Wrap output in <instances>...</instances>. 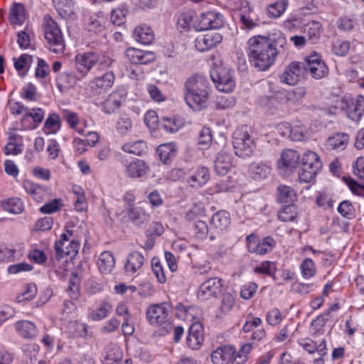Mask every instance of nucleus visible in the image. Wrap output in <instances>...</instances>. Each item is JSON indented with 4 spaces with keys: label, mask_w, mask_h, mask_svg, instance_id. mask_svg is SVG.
Listing matches in <instances>:
<instances>
[{
    "label": "nucleus",
    "mask_w": 364,
    "mask_h": 364,
    "mask_svg": "<svg viewBox=\"0 0 364 364\" xmlns=\"http://www.w3.org/2000/svg\"><path fill=\"white\" fill-rule=\"evenodd\" d=\"M285 38L281 36L274 41L264 36H255L247 41V55L250 63L259 70H266L274 63L279 53L278 47L282 48Z\"/></svg>",
    "instance_id": "f257e3e1"
},
{
    "label": "nucleus",
    "mask_w": 364,
    "mask_h": 364,
    "mask_svg": "<svg viewBox=\"0 0 364 364\" xmlns=\"http://www.w3.org/2000/svg\"><path fill=\"white\" fill-rule=\"evenodd\" d=\"M210 90L208 78L203 75L191 76L184 84L186 102L193 110L200 111L208 106Z\"/></svg>",
    "instance_id": "f03ea898"
},
{
    "label": "nucleus",
    "mask_w": 364,
    "mask_h": 364,
    "mask_svg": "<svg viewBox=\"0 0 364 364\" xmlns=\"http://www.w3.org/2000/svg\"><path fill=\"white\" fill-rule=\"evenodd\" d=\"M232 146L235 153L241 158L252 156L256 147L252 131L247 126L237 129L232 136Z\"/></svg>",
    "instance_id": "7ed1b4c3"
},
{
    "label": "nucleus",
    "mask_w": 364,
    "mask_h": 364,
    "mask_svg": "<svg viewBox=\"0 0 364 364\" xmlns=\"http://www.w3.org/2000/svg\"><path fill=\"white\" fill-rule=\"evenodd\" d=\"M43 21L44 36L49 49L55 53H63L65 46L59 26L49 16H45Z\"/></svg>",
    "instance_id": "20e7f679"
},
{
    "label": "nucleus",
    "mask_w": 364,
    "mask_h": 364,
    "mask_svg": "<svg viewBox=\"0 0 364 364\" xmlns=\"http://www.w3.org/2000/svg\"><path fill=\"white\" fill-rule=\"evenodd\" d=\"M322 167L321 161L318 154L309 151L304 154L301 167L299 171L300 183H309L312 182Z\"/></svg>",
    "instance_id": "39448f33"
},
{
    "label": "nucleus",
    "mask_w": 364,
    "mask_h": 364,
    "mask_svg": "<svg viewBox=\"0 0 364 364\" xmlns=\"http://www.w3.org/2000/svg\"><path fill=\"white\" fill-rule=\"evenodd\" d=\"M210 75L218 90L228 93L234 90L235 82L227 68L215 65L211 68Z\"/></svg>",
    "instance_id": "423d86ee"
},
{
    "label": "nucleus",
    "mask_w": 364,
    "mask_h": 364,
    "mask_svg": "<svg viewBox=\"0 0 364 364\" xmlns=\"http://www.w3.org/2000/svg\"><path fill=\"white\" fill-rule=\"evenodd\" d=\"M170 311L171 306L167 302L153 304L146 310V318L151 325L167 324L171 326V323H169Z\"/></svg>",
    "instance_id": "0eeeda50"
},
{
    "label": "nucleus",
    "mask_w": 364,
    "mask_h": 364,
    "mask_svg": "<svg viewBox=\"0 0 364 364\" xmlns=\"http://www.w3.org/2000/svg\"><path fill=\"white\" fill-rule=\"evenodd\" d=\"M223 15L216 11L202 13L193 23V27L197 31L218 29L224 25Z\"/></svg>",
    "instance_id": "6e6552de"
},
{
    "label": "nucleus",
    "mask_w": 364,
    "mask_h": 364,
    "mask_svg": "<svg viewBox=\"0 0 364 364\" xmlns=\"http://www.w3.org/2000/svg\"><path fill=\"white\" fill-rule=\"evenodd\" d=\"M224 281L218 277H211L199 287L197 296L201 301L216 298L223 292Z\"/></svg>",
    "instance_id": "1a4fd4ad"
},
{
    "label": "nucleus",
    "mask_w": 364,
    "mask_h": 364,
    "mask_svg": "<svg viewBox=\"0 0 364 364\" xmlns=\"http://www.w3.org/2000/svg\"><path fill=\"white\" fill-rule=\"evenodd\" d=\"M304 64L305 72H309L311 76L316 80L325 77L328 74L327 65L316 53L310 55Z\"/></svg>",
    "instance_id": "9d476101"
},
{
    "label": "nucleus",
    "mask_w": 364,
    "mask_h": 364,
    "mask_svg": "<svg viewBox=\"0 0 364 364\" xmlns=\"http://www.w3.org/2000/svg\"><path fill=\"white\" fill-rule=\"evenodd\" d=\"M247 240L248 241L247 248L249 252L261 255L272 251L276 243L274 238L270 236L265 237L262 240H259L250 235L247 237Z\"/></svg>",
    "instance_id": "9b49d317"
},
{
    "label": "nucleus",
    "mask_w": 364,
    "mask_h": 364,
    "mask_svg": "<svg viewBox=\"0 0 364 364\" xmlns=\"http://www.w3.org/2000/svg\"><path fill=\"white\" fill-rule=\"evenodd\" d=\"M305 72L304 63L292 62L284 71L281 81L289 85H296Z\"/></svg>",
    "instance_id": "f8f14e48"
},
{
    "label": "nucleus",
    "mask_w": 364,
    "mask_h": 364,
    "mask_svg": "<svg viewBox=\"0 0 364 364\" xmlns=\"http://www.w3.org/2000/svg\"><path fill=\"white\" fill-rule=\"evenodd\" d=\"M300 159L299 153L293 149H287L282 152L278 161V167L286 174L292 173L298 166Z\"/></svg>",
    "instance_id": "ddd939ff"
},
{
    "label": "nucleus",
    "mask_w": 364,
    "mask_h": 364,
    "mask_svg": "<svg viewBox=\"0 0 364 364\" xmlns=\"http://www.w3.org/2000/svg\"><path fill=\"white\" fill-rule=\"evenodd\" d=\"M222 40L223 36L219 33L208 32L196 38L195 46L198 50L204 52L215 48Z\"/></svg>",
    "instance_id": "4468645a"
},
{
    "label": "nucleus",
    "mask_w": 364,
    "mask_h": 364,
    "mask_svg": "<svg viewBox=\"0 0 364 364\" xmlns=\"http://www.w3.org/2000/svg\"><path fill=\"white\" fill-rule=\"evenodd\" d=\"M125 100L126 95L123 90L112 92L102 102V110L107 114H112L122 105Z\"/></svg>",
    "instance_id": "2eb2a0df"
},
{
    "label": "nucleus",
    "mask_w": 364,
    "mask_h": 364,
    "mask_svg": "<svg viewBox=\"0 0 364 364\" xmlns=\"http://www.w3.org/2000/svg\"><path fill=\"white\" fill-rule=\"evenodd\" d=\"M80 244L76 238H73L68 243H63L62 241H56L55 243V257L60 259L65 256L73 258L79 251Z\"/></svg>",
    "instance_id": "dca6fc26"
},
{
    "label": "nucleus",
    "mask_w": 364,
    "mask_h": 364,
    "mask_svg": "<svg viewBox=\"0 0 364 364\" xmlns=\"http://www.w3.org/2000/svg\"><path fill=\"white\" fill-rule=\"evenodd\" d=\"M124 55L132 64H148L154 61L156 58L154 53L134 48H127Z\"/></svg>",
    "instance_id": "f3484780"
},
{
    "label": "nucleus",
    "mask_w": 364,
    "mask_h": 364,
    "mask_svg": "<svg viewBox=\"0 0 364 364\" xmlns=\"http://www.w3.org/2000/svg\"><path fill=\"white\" fill-rule=\"evenodd\" d=\"M204 341L203 329L200 322H195L191 325L186 338V343L193 350L200 348Z\"/></svg>",
    "instance_id": "a211bd4d"
},
{
    "label": "nucleus",
    "mask_w": 364,
    "mask_h": 364,
    "mask_svg": "<svg viewBox=\"0 0 364 364\" xmlns=\"http://www.w3.org/2000/svg\"><path fill=\"white\" fill-rule=\"evenodd\" d=\"M114 79L115 77L113 72H107L103 75L95 77L90 81V89L95 93L100 94L107 91L113 85Z\"/></svg>",
    "instance_id": "6ab92c4d"
},
{
    "label": "nucleus",
    "mask_w": 364,
    "mask_h": 364,
    "mask_svg": "<svg viewBox=\"0 0 364 364\" xmlns=\"http://www.w3.org/2000/svg\"><path fill=\"white\" fill-rule=\"evenodd\" d=\"M364 114V97L361 95L347 101V114L353 122H359Z\"/></svg>",
    "instance_id": "aec40b11"
},
{
    "label": "nucleus",
    "mask_w": 364,
    "mask_h": 364,
    "mask_svg": "<svg viewBox=\"0 0 364 364\" xmlns=\"http://www.w3.org/2000/svg\"><path fill=\"white\" fill-rule=\"evenodd\" d=\"M97 52H87L78 54L75 57L77 70L86 75L96 65Z\"/></svg>",
    "instance_id": "412c9836"
},
{
    "label": "nucleus",
    "mask_w": 364,
    "mask_h": 364,
    "mask_svg": "<svg viewBox=\"0 0 364 364\" xmlns=\"http://www.w3.org/2000/svg\"><path fill=\"white\" fill-rule=\"evenodd\" d=\"M349 140L350 137L348 134L338 132L329 136L325 141L323 146L327 151H343L347 147Z\"/></svg>",
    "instance_id": "4be33fe9"
},
{
    "label": "nucleus",
    "mask_w": 364,
    "mask_h": 364,
    "mask_svg": "<svg viewBox=\"0 0 364 364\" xmlns=\"http://www.w3.org/2000/svg\"><path fill=\"white\" fill-rule=\"evenodd\" d=\"M235 353V349L232 346H223L218 348L211 353V360L213 364H228Z\"/></svg>",
    "instance_id": "5701e85b"
},
{
    "label": "nucleus",
    "mask_w": 364,
    "mask_h": 364,
    "mask_svg": "<svg viewBox=\"0 0 364 364\" xmlns=\"http://www.w3.org/2000/svg\"><path fill=\"white\" fill-rule=\"evenodd\" d=\"M143 255L137 251H134L128 255L124 264V271L127 275H133L143 266L144 262Z\"/></svg>",
    "instance_id": "b1692460"
},
{
    "label": "nucleus",
    "mask_w": 364,
    "mask_h": 364,
    "mask_svg": "<svg viewBox=\"0 0 364 364\" xmlns=\"http://www.w3.org/2000/svg\"><path fill=\"white\" fill-rule=\"evenodd\" d=\"M231 154L225 149L221 150L214 161V167L218 175L224 176L232 168Z\"/></svg>",
    "instance_id": "393cba45"
},
{
    "label": "nucleus",
    "mask_w": 364,
    "mask_h": 364,
    "mask_svg": "<svg viewBox=\"0 0 364 364\" xmlns=\"http://www.w3.org/2000/svg\"><path fill=\"white\" fill-rule=\"evenodd\" d=\"M125 211L129 220L135 225L141 226L149 221V215L141 207L126 206Z\"/></svg>",
    "instance_id": "a878e982"
},
{
    "label": "nucleus",
    "mask_w": 364,
    "mask_h": 364,
    "mask_svg": "<svg viewBox=\"0 0 364 364\" xmlns=\"http://www.w3.org/2000/svg\"><path fill=\"white\" fill-rule=\"evenodd\" d=\"M126 175L129 178H140L149 171V166L141 159H136L127 164H124Z\"/></svg>",
    "instance_id": "bb28decb"
},
{
    "label": "nucleus",
    "mask_w": 364,
    "mask_h": 364,
    "mask_svg": "<svg viewBox=\"0 0 364 364\" xmlns=\"http://www.w3.org/2000/svg\"><path fill=\"white\" fill-rule=\"evenodd\" d=\"M53 3L61 18L65 19H74L75 18L73 0H53Z\"/></svg>",
    "instance_id": "cd10ccee"
},
{
    "label": "nucleus",
    "mask_w": 364,
    "mask_h": 364,
    "mask_svg": "<svg viewBox=\"0 0 364 364\" xmlns=\"http://www.w3.org/2000/svg\"><path fill=\"white\" fill-rule=\"evenodd\" d=\"M15 328L17 333L26 339H33L38 334V330L34 323L23 320L15 323Z\"/></svg>",
    "instance_id": "c85d7f7f"
},
{
    "label": "nucleus",
    "mask_w": 364,
    "mask_h": 364,
    "mask_svg": "<svg viewBox=\"0 0 364 364\" xmlns=\"http://www.w3.org/2000/svg\"><path fill=\"white\" fill-rule=\"evenodd\" d=\"M26 191L37 202H42L48 196V190L40 185L27 181L23 183Z\"/></svg>",
    "instance_id": "c756f323"
},
{
    "label": "nucleus",
    "mask_w": 364,
    "mask_h": 364,
    "mask_svg": "<svg viewBox=\"0 0 364 364\" xmlns=\"http://www.w3.org/2000/svg\"><path fill=\"white\" fill-rule=\"evenodd\" d=\"M210 178L209 171L206 167L199 168L194 174H193L187 182L193 188H196L205 185Z\"/></svg>",
    "instance_id": "7c9ffc66"
},
{
    "label": "nucleus",
    "mask_w": 364,
    "mask_h": 364,
    "mask_svg": "<svg viewBox=\"0 0 364 364\" xmlns=\"http://www.w3.org/2000/svg\"><path fill=\"white\" fill-rule=\"evenodd\" d=\"M296 198V192L291 187L285 185H280L277 187L278 202L287 205H292Z\"/></svg>",
    "instance_id": "2f4dec72"
},
{
    "label": "nucleus",
    "mask_w": 364,
    "mask_h": 364,
    "mask_svg": "<svg viewBox=\"0 0 364 364\" xmlns=\"http://www.w3.org/2000/svg\"><path fill=\"white\" fill-rule=\"evenodd\" d=\"M134 36L137 41L145 45L151 43L154 38L152 29L146 25L136 27Z\"/></svg>",
    "instance_id": "473e14b6"
},
{
    "label": "nucleus",
    "mask_w": 364,
    "mask_h": 364,
    "mask_svg": "<svg viewBox=\"0 0 364 364\" xmlns=\"http://www.w3.org/2000/svg\"><path fill=\"white\" fill-rule=\"evenodd\" d=\"M230 223V214L225 210L217 212L211 218V225L218 231L225 230Z\"/></svg>",
    "instance_id": "72a5a7b5"
},
{
    "label": "nucleus",
    "mask_w": 364,
    "mask_h": 364,
    "mask_svg": "<svg viewBox=\"0 0 364 364\" xmlns=\"http://www.w3.org/2000/svg\"><path fill=\"white\" fill-rule=\"evenodd\" d=\"M115 261L112 252L105 251L100 255L97 265L102 274L111 272L114 267Z\"/></svg>",
    "instance_id": "f704fd0d"
},
{
    "label": "nucleus",
    "mask_w": 364,
    "mask_h": 364,
    "mask_svg": "<svg viewBox=\"0 0 364 364\" xmlns=\"http://www.w3.org/2000/svg\"><path fill=\"white\" fill-rule=\"evenodd\" d=\"M250 171L252 178L261 180L266 178L271 172V167L267 163H252L250 166Z\"/></svg>",
    "instance_id": "c9c22d12"
},
{
    "label": "nucleus",
    "mask_w": 364,
    "mask_h": 364,
    "mask_svg": "<svg viewBox=\"0 0 364 364\" xmlns=\"http://www.w3.org/2000/svg\"><path fill=\"white\" fill-rule=\"evenodd\" d=\"M106 18L102 13H96L90 16L87 23L90 32L100 33L105 28Z\"/></svg>",
    "instance_id": "e433bc0d"
},
{
    "label": "nucleus",
    "mask_w": 364,
    "mask_h": 364,
    "mask_svg": "<svg viewBox=\"0 0 364 364\" xmlns=\"http://www.w3.org/2000/svg\"><path fill=\"white\" fill-rule=\"evenodd\" d=\"M69 332L72 337L90 338L92 336V332L88 325L77 321H73L69 323Z\"/></svg>",
    "instance_id": "4c0bfd02"
},
{
    "label": "nucleus",
    "mask_w": 364,
    "mask_h": 364,
    "mask_svg": "<svg viewBox=\"0 0 364 364\" xmlns=\"http://www.w3.org/2000/svg\"><path fill=\"white\" fill-rule=\"evenodd\" d=\"M321 31V25L316 21H310L304 26L306 37L311 43H315L318 41L320 38Z\"/></svg>",
    "instance_id": "58836bf2"
},
{
    "label": "nucleus",
    "mask_w": 364,
    "mask_h": 364,
    "mask_svg": "<svg viewBox=\"0 0 364 364\" xmlns=\"http://www.w3.org/2000/svg\"><path fill=\"white\" fill-rule=\"evenodd\" d=\"M157 153L160 160L164 164H168L176 156V149L173 143L161 144L157 148Z\"/></svg>",
    "instance_id": "ea45409f"
},
{
    "label": "nucleus",
    "mask_w": 364,
    "mask_h": 364,
    "mask_svg": "<svg viewBox=\"0 0 364 364\" xmlns=\"http://www.w3.org/2000/svg\"><path fill=\"white\" fill-rule=\"evenodd\" d=\"M116 130L120 135H127L132 130V121L127 114H121L116 121Z\"/></svg>",
    "instance_id": "a19ab883"
},
{
    "label": "nucleus",
    "mask_w": 364,
    "mask_h": 364,
    "mask_svg": "<svg viewBox=\"0 0 364 364\" xmlns=\"http://www.w3.org/2000/svg\"><path fill=\"white\" fill-rule=\"evenodd\" d=\"M60 128V119L58 114L52 113L46 119L43 132L46 134H55Z\"/></svg>",
    "instance_id": "79ce46f5"
},
{
    "label": "nucleus",
    "mask_w": 364,
    "mask_h": 364,
    "mask_svg": "<svg viewBox=\"0 0 364 364\" xmlns=\"http://www.w3.org/2000/svg\"><path fill=\"white\" fill-rule=\"evenodd\" d=\"M288 6V0H277L267 6L268 16L273 18L280 17Z\"/></svg>",
    "instance_id": "37998d69"
},
{
    "label": "nucleus",
    "mask_w": 364,
    "mask_h": 364,
    "mask_svg": "<svg viewBox=\"0 0 364 364\" xmlns=\"http://www.w3.org/2000/svg\"><path fill=\"white\" fill-rule=\"evenodd\" d=\"M2 208L6 211L13 214H19L24 209L23 203L18 198H12L5 200L2 203Z\"/></svg>",
    "instance_id": "c03bdc74"
},
{
    "label": "nucleus",
    "mask_w": 364,
    "mask_h": 364,
    "mask_svg": "<svg viewBox=\"0 0 364 364\" xmlns=\"http://www.w3.org/2000/svg\"><path fill=\"white\" fill-rule=\"evenodd\" d=\"M124 152L140 156L146 150V145L145 142L141 140L131 141L124 144L122 147Z\"/></svg>",
    "instance_id": "a18cd8bd"
},
{
    "label": "nucleus",
    "mask_w": 364,
    "mask_h": 364,
    "mask_svg": "<svg viewBox=\"0 0 364 364\" xmlns=\"http://www.w3.org/2000/svg\"><path fill=\"white\" fill-rule=\"evenodd\" d=\"M73 191L76 196L75 210L79 212L85 211L87 209V203L83 189L80 186H75L73 188Z\"/></svg>",
    "instance_id": "49530a36"
},
{
    "label": "nucleus",
    "mask_w": 364,
    "mask_h": 364,
    "mask_svg": "<svg viewBox=\"0 0 364 364\" xmlns=\"http://www.w3.org/2000/svg\"><path fill=\"white\" fill-rule=\"evenodd\" d=\"M24 11L23 4L16 3L10 9V22L13 24L22 23L25 19Z\"/></svg>",
    "instance_id": "de8ad7c7"
},
{
    "label": "nucleus",
    "mask_w": 364,
    "mask_h": 364,
    "mask_svg": "<svg viewBox=\"0 0 364 364\" xmlns=\"http://www.w3.org/2000/svg\"><path fill=\"white\" fill-rule=\"evenodd\" d=\"M181 124V122L174 117H163L159 122V127L168 133L176 132Z\"/></svg>",
    "instance_id": "09e8293b"
},
{
    "label": "nucleus",
    "mask_w": 364,
    "mask_h": 364,
    "mask_svg": "<svg viewBox=\"0 0 364 364\" xmlns=\"http://www.w3.org/2000/svg\"><path fill=\"white\" fill-rule=\"evenodd\" d=\"M252 349V344L246 343L242 346L240 350L234 354L230 360L232 364H244L247 360V355Z\"/></svg>",
    "instance_id": "8fccbe9b"
},
{
    "label": "nucleus",
    "mask_w": 364,
    "mask_h": 364,
    "mask_svg": "<svg viewBox=\"0 0 364 364\" xmlns=\"http://www.w3.org/2000/svg\"><path fill=\"white\" fill-rule=\"evenodd\" d=\"M127 10L124 7H119L113 9L111 12L110 21L116 26H121L124 23Z\"/></svg>",
    "instance_id": "3c124183"
},
{
    "label": "nucleus",
    "mask_w": 364,
    "mask_h": 364,
    "mask_svg": "<svg viewBox=\"0 0 364 364\" xmlns=\"http://www.w3.org/2000/svg\"><path fill=\"white\" fill-rule=\"evenodd\" d=\"M215 104L217 109H229L235 105V98L233 96L221 95L216 97Z\"/></svg>",
    "instance_id": "603ef678"
},
{
    "label": "nucleus",
    "mask_w": 364,
    "mask_h": 364,
    "mask_svg": "<svg viewBox=\"0 0 364 364\" xmlns=\"http://www.w3.org/2000/svg\"><path fill=\"white\" fill-rule=\"evenodd\" d=\"M295 208L292 205H287L278 213V218L282 222H291L296 218Z\"/></svg>",
    "instance_id": "864d4df0"
},
{
    "label": "nucleus",
    "mask_w": 364,
    "mask_h": 364,
    "mask_svg": "<svg viewBox=\"0 0 364 364\" xmlns=\"http://www.w3.org/2000/svg\"><path fill=\"white\" fill-rule=\"evenodd\" d=\"M196 14L193 10H189L186 12L181 13L178 18V26L183 28H188L191 24H193V19Z\"/></svg>",
    "instance_id": "5fc2aeb1"
},
{
    "label": "nucleus",
    "mask_w": 364,
    "mask_h": 364,
    "mask_svg": "<svg viewBox=\"0 0 364 364\" xmlns=\"http://www.w3.org/2000/svg\"><path fill=\"white\" fill-rule=\"evenodd\" d=\"M122 353L118 348H113L107 353L104 360V364H120Z\"/></svg>",
    "instance_id": "6e6d98bb"
},
{
    "label": "nucleus",
    "mask_w": 364,
    "mask_h": 364,
    "mask_svg": "<svg viewBox=\"0 0 364 364\" xmlns=\"http://www.w3.org/2000/svg\"><path fill=\"white\" fill-rule=\"evenodd\" d=\"M302 275L306 279L312 277L316 273V266L311 259H305L301 264Z\"/></svg>",
    "instance_id": "4d7b16f0"
},
{
    "label": "nucleus",
    "mask_w": 364,
    "mask_h": 364,
    "mask_svg": "<svg viewBox=\"0 0 364 364\" xmlns=\"http://www.w3.org/2000/svg\"><path fill=\"white\" fill-rule=\"evenodd\" d=\"M152 271L156 276L157 280L161 284H164L166 281V277L164 274V269L161 263L157 258H153L151 260Z\"/></svg>",
    "instance_id": "13d9d810"
},
{
    "label": "nucleus",
    "mask_w": 364,
    "mask_h": 364,
    "mask_svg": "<svg viewBox=\"0 0 364 364\" xmlns=\"http://www.w3.org/2000/svg\"><path fill=\"white\" fill-rule=\"evenodd\" d=\"M193 230L196 237L202 240L206 238L209 231L208 225L202 220H197L194 223Z\"/></svg>",
    "instance_id": "bf43d9fd"
},
{
    "label": "nucleus",
    "mask_w": 364,
    "mask_h": 364,
    "mask_svg": "<svg viewBox=\"0 0 364 364\" xmlns=\"http://www.w3.org/2000/svg\"><path fill=\"white\" fill-rule=\"evenodd\" d=\"M63 117L72 129L76 130L80 134H84L83 129H77V126L79 123V118L77 113L69 110H65L63 112Z\"/></svg>",
    "instance_id": "052dcab7"
},
{
    "label": "nucleus",
    "mask_w": 364,
    "mask_h": 364,
    "mask_svg": "<svg viewBox=\"0 0 364 364\" xmlns=\"http://www.w3.org/2000/svg\"><path fill=\"white\" fill-rule=\"evenodd\" d=\"M111 311L112 306L107 302H104L92 313V318L95 321H100L106 318Z\"/></svg>",
    "instance_id": "680f3d73"
},
{
    "label": "nucleus",
    "mask_w": 364,
    "mask_h": 364,
    "mask_svg": "<svg viewBox=\"0 0 364 364\" xmlns=\"http://www.w3.org/2000/svg\"><path fill=\"white\" fill-rule=\"evenodd\" d=\"M62 203L60 199H53L40 208V211L43 214H52L60 209Z\"/></svg>",
    "instance_id": "e2e57ef3"
},
{
    "label": "nucleus",
    "mask_w": 364,
    "mask_h": 364,
    "mask_svg": "<svg viewBox=\"0 0 364 364\" xmlns=\"http://www.w3.org/2000/svg\"><path fill=\"white\" fill-rule=\"evenodd\" d=\"M283 316L278 309H272L267 312L266 315V321L271 326H277L281 323Z\"/></svg>",
    "instance_id": "0e129e2a"
},
{
    "label": "nucleus",
    "mask_w": 364,
    "mask_h": 364,
    "mask_svg": "<svg viewBox=\"0 0 364 364\" xmlns=\"http://www.w3.org/2000/svg\"><path fill=\"white\" fill-rule=\"evenodd\" d=\"M325 323L323 316H318L316 318L314 319L310 328L311 335L315 336L316 335L322 334L323 333V327L324 326Z\"/></svg>",
    "instance_id": "69168bd1"
},
{
    "label": "nucleus",
    "mask_w": 364,
    "mask_h": 364,
    "mask_svg": "<svg viewBox=\"0 0 364 364\" xmlns=\"http://www.w3.org/2000/svg\"><path fill=\"white\" fill-rule=\"evenodd\" d=\"M257 285L254 282H249L244 284L240 290V296L244 299H249L252 298L256 293Z\"/></svg>",
    "instance_id": "338daca9"
},
{
    "label": "nucleus",
    "mask_w": 364,
    "mask_h": 364,
    "mask_svg": "<svg viewBox=\"0 0 364 364\" xmlns=\"http://www.w3.org/2000/svg\"><path fill=\"white\" fill-rule=\"evenodd\" d=\"M350 48V43L348 41H336L332 48V51L334 54L343 56L346 55Z\"/></svg>",
    "instance_id": "774afa93"
}]
</instances>
